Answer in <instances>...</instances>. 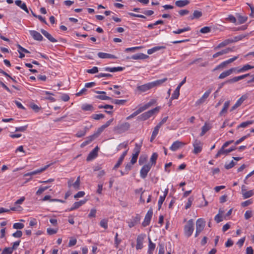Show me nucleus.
<instances>
[{
	"mask_svg": "<svg viewBox=\"0 0 254 254\" xmlns=\"http://www.w3.org/2000/svg\"><path fill=\"white\" fill-rule=\"evenodd\" d=\"M194 230V223L192 219L189 220L184 226V234L187 237H190Z\"/></svg>",
	"mask_w": 254,
	"mask_h": 254,
	"instance_id": "obj_1",
	"label": "nucleus"
},
{
	"mask_svg": "<svg viewBox=\"0 0 254 254\" xmlns=\"http://www.w3.org/2000/svg\"><path fill=\"white\" fill-rule=\"evenodd\" d=\"M128 146V141H125L122 143H120L117 147V150L119 151L122 148H126Z\"/></svg>",
	"mask_w": 254,
	"mask_h": 254,
	"instance_id": "obj_47",
	"label": "nucleus"
},
{
	"mask_svg": "<svg viewBox=\"0 0 254 254\" xmlns=\"http://www.w3.org/2000/svg\"><path fill=\"white\" fill-rule=\"evenodd\" d=\"M235 165V162H234L233 160L231 161L229 163H226L225 165V168L226 169H230L233 167Z\"/></svg>",
	"mask_w": 254,
	"mask_h": 254,
	"instance_id": "obj_60",
	"label": "nucleus"
},
{
	"mask_svg": "<svg viewBox=\"0 0 254 254\" xmlns=\"http://www.w3.org/2000/svg\"><path fill=\"white\" fill-rule=\"evenodd\" d=\"M236 69H237V67H233L222 72L218 77L219 79H223L229 76L233 73V72L236 71Z\"/></svg>",
	"mask_w": 254,
	"mask_h": 254,
	"instance_id": "obj_13",
	"label": "nucleus"
},
{
	"mask_svg": "<svg viewBox=\"0 0 254 254\" xmlns=\"http://www.w3.org/2000/svg\"><path fill=\"white\" fill-rule=\"evenodd\" d=\"M246 36L245 35H239L234 37L233 38L230 39V40L232 41V43L238 42L242 40L244 38H245Z\"/></svg>",
	"mask_w": 254,
	"mask_h": 254,
	"instance_id": "obj_44",
	"label": "nucleus"
},
{
	"mask_svg": "<svg viewBox=\"0 0 254 254\" xmlns=\"http://www.w3.org/2000/svg\"><path fill=\"white\" fill-rule=\"evenodd\" d=\"M248 98V96L246 94L243 95L241 96L240 98H239L236 103V104L239 107L241 105V104L243 103V102L246 100Z\"/></svg>",
	"mask_w": 254,
	"mask_h": 254,
	"instance_id": "obj_43",
	"label": "nucleus"
},
{
	"mask_svg": "<svg viewBox=\"0 0 254 254\" xmlns=\"http://www.w3.org/2000/svg\"><path fill=\"white\" fill-rule=\"evenodd\" d=\"M41 32L42 34L44 35L50 42L53 43H55L57 42V40L54 38L49 33H48L47 31L41 29Z\"/></svg>",
	"mask_w": 254,
	"mask_h": 254,
	"instance_id": "obj_22",
	"label": "nucleus"
},
{
	"mask_svg": "<svg viewBox=\"0 0 254 254\" xmlns=\"http://www.w3.org/2000/svg\"><path fill=\"white\" fill-rule=\"evenodd\" d=\"M151 88H152L150 82L137 87V89L141 92H146Z\"/></svg>",
	"mask_w": 254,
	"mask_h": 254,
	"instance_id": "obj_18",
	"label": "nucleus"
},
{
	"mask_svg": "<svg viewBox=\"0 0 254 254\" xmlns=\"http://www.w3.org/2000/svg\"><path fill=\"white\" fill-rule=\"evenodd\" d=\"M148 58V56L143 53H138L132 55L131 59L132 60H144Z\"/></svg>",
	"mask_w": 254,
	"mask_h": 254,
	"instance_id": "obj_24",
	"label": "nucleus"
},
{
	"mask_svg": "<svg viewBox=\"0 0 254 254\" xmlns=\"http://www.w3.org/2000/svg\"><path fill=\"white\" fill-rule=\"evenodd\" d=\"M165 196L161 195L159 197V199L158 202L159 210L161 208L162 204L163 202H164V201L165 200Z\"/></svg>",
	"mask_w": 254,
	"mask_h": 254,
	"instance_id": "obj_56",
	"label": "nucleus"
},
{
	"mask_svg": "<svg viewBox=\"0 0 254 254\" xmlns=\"http://www.w3.org/2000/svg\"><path fill=\"white\" fill-rule=\"evenodd\" d=\"M81 109L82 110L85 111H92L94 110V108H93V106L91 104H83L81 106Z\"/></svg>",
	"mask_w": 254,
	"mask_h": 254,
	"instance_id": "obj_36",
	"label": "nucleus"
},
{
	"mask_svg": "<svg viewBox=\"0 0 254 254\" xmlns=\"http://www.w3.org/2000/svg\"><path fill=\"white\" fill-rule=\"evenodd\" d=\"M226 147H221V149L218 151L217 154L215 156V158H217L220 157L221 155H227L230 152L235 150L236 149L235 146H232L229 149H225Z\"/></svg>",
	"mask_w": 254,
	"mask_h": 254,
	"instance_id": "obj_5",
	"label": "nucleus"
},
{
	"mask_svg": "<svg viewBox=\"0 0 254 254\" xmlns=\"http://www.w3.org/2000/svg\"><path fill=\"white\" fill-rule=\"evenodd\" d=\"M96 98L103 100H112V98H110L109 96H107L106 95V94H102L101 95H98L96 96Z\"/></svg>",
	"mask_w": 254,
	"mask_h": 254,
	"instance_id": "obj_55",
	"label": "nucleus"
},
{
	"mask_svg": "<svg viewBox=\"0 0 254 254\" xmlns=\"http://www.w3.org/2000/svg\"><path fill=\"white\" fill-rule=\"evenodd\" d=\"M186 81V77L184 78V79L179 83L178 86L177 87L175 91H174V93H173L171 99L172 100L174 99H177L178 98L179 95H180V89L181 87L185 83Z\"/></svg>",
	"mask_w": 254,
	"mask_h": 254,
	"instance_id": "obj_7",
	"label": "nucleus"
},
{
	"mask_svg": "<svg viewBox=\"0 0 254 254\" xmlns=\"http://www.w3.org/2000/svg\"><path fill=\"white\" fill-rule=\"evenodd\" d=\"M105 117V115L102 114H93L91 118L94 120H98L101 119H103Z\"/></svg>",
	"mask_w": 254,
	"mask_h": 254,
	"instance_id": "obj_49",
	"label": "nucleus"
},
{
	"mask_svg": "<svg viewBox=\"0 0 254 254\" xmlns=\"http://www.w3.org/2000/svg\"><path fill=\"white\" fill-rule=\"evenodd\" d=\"M242 79H243L242 76V75H240V76L234 77L232 79L228 80L227 81H226V83H235V82H237L240 80H242Z\"/></svg>",
	"mask_w": 254,
	"mask_h": 254,
	"instance_id": "obj_41",
	"label": "nucleus"
},
{
	"mask_svg": "<svg viewBox=\"0 0 254 254\" xmlns=\"http://www.w3.org/2000/svg\"><path fill=\"white\" fill-rule=\"evenodd\" d=\"M160 109L159 107H157L152 110H150L147 112H146L148 117L149 118L151 117L152 116H153L155 113H157Z\"/></svg>",
	"mask_w": 254,
	"mask_h": 254,
	"instance_id": "obj_35",
	"label": "nucleus"
},
{
	"mask_svg": "<svg viewBox=\"0 0 254 254\" xmlns=\"http://www.w3.org/2000/svg\"><path fill=\"white\" fill-rule=\"evenodd\" d=\"M254 194V192L253 190H250L249 191H246L242 194L243 197L244 199H246L249 198Z\"/></svg>",
	"mask_w": 254,
	"mask_h": 254,
	"instance_id": "obj_40",
	"label": "nucleus"
},
{
	"mask_svg": "<svg viewBox=\"0 0 254 254\" xmlns=\"http://www.w3.org/2000/svg\"><path fill=\"white\" fill-rule=\"evenodd\" d=\"M74 179L71 178L67 182V185L69 188L72 187L75 190H77L80 189V176H78L76 181L73 183Z\"/></svg>",
	"mask_w": 254,
	"mask_h": 254,
	"instance_id": "obj_3",
	"label": "nucleus"
},
{
	"mask_svg": "<svg viewBox=\"0 0 254 254\" xmlns=\"http://www.w3.org/2000/svg\"><path fill=\"white\" fill-rule=\"evenodd\" d=\"M253 123H254V121H248L246 122H243L238 126V128H240V127H242V128L247 127L249 126L252 125Z\"/></svg>",
	"mask_w": 254,
	"mask_h": 254,
	"instance_id": "obj_38",
	"label": "nucleus"
},
{
	"mask_svg": "<svg viewBox=\"0 0 254 254\" xmlns=\"http://www.w3.org/2000/svg\"><path fill=\"white\" fill-rule=\"evenodd\" d=\"M145 237V234H141L137 236L136 239V249L140 250L143 248V242Z\"/></svg>",
	"mask_w": 254,
	"mask_h": 254,
	"instance_id": "obj_9",
	"label": "nucleus"
},
{
	"mask_svg": "<svg viewBox=\"0 0 254 254\" xmlns=\"http://www.w3.org/2000/svg\"><path fill=\"white\" fill-rule=\"evenodd\" d=\"M223 212V211H222L221 210V209H219V213L215 216L214 220L217 223H219L223 221L222 214Z\"/></svg>",
	"mask_w": 254,
	"mask_h": 254,
	"instance_id": "obj_37",
	"label": "nucleus"
},
{
	"mask_svg": "<svg viewBox=\"0 0 254 254\" xmlns=\"http://www.w3.org/2000/svg\"><path fill=\"white\" fill-rule=\"evenodd\" d=\"M105 128H106L102 125L98 128L97 131H95L93 135L96 137V138H97Z\"/></svg>",
	"mask_w": 254,
	"mask_h": 254,
	"instance_id": "obj_42",
	"label": "nucleus"
},
{
	"mask_svg": "<svg viewBox=\"0 0 254 254\" xmlns=\"http://www.w3.org/2000/svg\"><path fill=\"white\" fill-rule=\"evenodd\" d=\"M254 68V66H252L249 64H247L244 65L241 68L237 67V69H236V72L237 73H241V72H243L248 71V70L253 69Z\"/></svg>",
	"mask_w": 254,
	"mask_h": 254,
	"instance_id": "obj_21",
	"label": "nucleus"
},
{
	"mask_svg": "<svg viewBox=\"0 0 254 254\" xmlns=\"http://www.w3.org/2000/svg\"><path fill=\"white\" fill-rule=\"evenodd\" d=\"M210 129V127L209 126V125L207 124L206 123H205V125L201 128V132L200 134V135L201 136H202Z\"/></svg>",
	"mask_w": 254,
	"mask_h": 254,
	"instance_id": "obj_34",
	"label": "nucleus"
},
{
	"mask_svg": "<svg viewBox=\"0 0 254 254\" xmlns=\"http://www.w3.org/2000/svg\"><path fill=\"white\" fill-rule=\"evenodd\" d=\"M140 147L141 145H139L138 144L136 143L135 145V147L133 149V154H136L138 156L140 151Z\"/></svg>",
	"mask_w": 254,
	"mask_h": 254,
	"instance_id": "obj_50",
	"label": "nucleus"
},
{
	"mask_svg": "<svg viewBox=\"0 0 254 254\" xmlns=\"http://www.w3.org/2000/svg\"><path fill=\"white\" fill-rule=\"evenodd\" d=\"M247 20V17H244L242 16H239L238 17V21L239 24H243L245 23Z\"/></svg>",
	"mask_w": 254,
	"mask_h": 254,
	"instance_id": "obj_64",
	"label": "nucleus"
},
{
	"mask_svg": "<svg viewBox=\"0 0 254 254\" xmlns=\"http://www.w3.org/2000/svg\"><path fill=\"white\" fill-rule=\"evenodd\" d=\"M149 119L146 112L142 114L141 115L138 117V119L140 121H145Z\"/></svg>",
	"mask_w": 254,
	"mask_h": 254,
	"instance_id": "obj_57",
	"label": "nucleus"
},
{
	"mask_svg": "<svg viewBox=\"0 0 254 254\" xmlns=\"http://www.w3.org/2000/svg\"><path fill=\"white\" fill-rule=\"evenodd\" d=\"M190 30V27H187L182 29H179L177 30H174L173 31V33L175 34H180L183 32L189 31Z\"/></svg>",
	"mask_w": 254,
	"mask_h": 254,
	"instance_id": "obj_39",
	"label": "nucleus"
},
{
	"mask_svg": "<svg viewBox=\"0 0 254 254\" xmlns=\"http://www.w3.org/2000/svg\"><path fill=\"white\" fill-rule=\"evenodd\" d=\"M202 61H203V59H202V58H201L195 59L194 60H193L192 61H191L189 64V65H190L194 64H197L199 63L202 62Z\"/></svg>",
	"mask_w": 254,
	"mask_h": 254,
	"instance_id": "obj_61",
	"label": "nucleus"
},
{
	"mask_svg": "<svg viewBox=\"0 0 254 254\" xmlns=\"http://www.w3.org/2000/svg\"><path fill=\"white\" fill-rule=\"evenodd\" d=\"M211 92V89H209L207 91H206L202 95V96L198 99L196 102H195V105L196 106L199 105L202 103H203L205 100L207 99V98L209 97V95L210 94Z\"/></svg>",
	"mask_w": 254,
	"mask_h": 254,
	"instance_id": "obj_10",
	"label": "nucleus"
},
{
	"mask_svg": "<svg viewBox=\"0 0 254 254\" xmlns=\"http://www.w3.org/2000/svg\"><path fill=\"white\" fill-rule=\"evenodd\" d=\"M202 15L201 11L198 10H194L193 14L192 15H190L189 17V19L193 20L194 19H198Z\"/></svg>",
	"mask_w": 254,
	"mask_h": 254,
	"instance_id": "obj_30",
	"label": "nucleus"
},
{
	"mask_svg": "<svg viewBox=\"0 0 254 254\" xmlns=\"http://www.w3.org/2000/svg\"><path fill=\"white\" fill-rule=\"evenodd\" d=\"M151 167V165L149 163L142 166L140 171V176L141 178L145 179L147 177V174L150 170Z\"/></svg>",
	"mask_w": 254,
	"mask_h": 254,
	"instance_id": "obj_6",
	"label": "nucleus"
},
{
	"mask_svg": "<svg viewBox=\"0 0 254 254\" xmlns=\"http://www.w3.org/2000/svg\"><path fill=\"white\" fill-rule=\"evenodd\" d=\"M111 100L112 103L117 105H124L126 102V100H113L112 99Z\"/></svg>",
	"mask_w": 254,
	"mask_h": 254,
	"instance_id": "obj_52",
	"label": "nucleus"
},
{
	"mask_svg": "<svg viewBox=\"0 0 254 254\" xmlns=\"http://www.w3.org/2000/svg\"><path fill=\"white\" fill-rule=\"evenodd\" d=\"M185 145V143L177 140V141H176L174 142H173L172 145L170 147V150H171L173 151H175L177 150L178 149H179V148H182Z\"/></svg>",
	"mask_w": 254,
	"mask_h": 254,
	"instance_id": "obj_11",
	"label": "nucleus"
},
{
	"mask_svg": "<svg viewBox=\"0 0 254 254\" xmlns=\"http://www.w3.org/2000/svg\"><path fill=\"white\" fill-rule=\"evenodd\" d=\"M130 124L127 122L123 123L114 128V130L118 133H122L129 129Z\"/></svg>",
	"mask_w": 254,
	"mask_h": 254,
	"instance_id": "obj_2",
	"label": "nucleus"
},
{
	"mask_svg": "<svg viewBox=\"0 0 254 254\" xmlns=\"http://www.w3.org/2000/svg\"><path fill=\"white\" fill-rule=\"evenodd\" d=\"M230 106V101H227L225 102L223 108L219 113L220 116H222L224 114L226 113L227 112V110Z\"/></svg>",
	"mask_w": 254,
	"mask_h": 254,
	"instance_id": "obj_32",
	"label": "nucleus"
},
{
	"mask_svg": "<svg viewBox=\"0 0 254 254\" xmlns=\"http://www.w3.org/2000/svg\"><path fill=\"white\" fill-rule=\"evenodd\" d=\"M193 200L194 198L193 196H190L188 198V201L185 206V208L186 209L189 208L191 206Z\"/></svg>",
	"mask_w": 254,
	"mask_h": 254,
	"instance_id": "obj_48",
	"label": "nucleus"
},
{
	"mask_svg": "<svg viewBox=\"0 0 254 254\" xmlns=\"http://www.w3.org/2000/svg\"><path fill=\"white\" fill-rule=\"evenodd\" d=\"M98 72V68L97 66H94L91 69L87 70V72L88 73L94 74Z\"/></svg>",
	"mask_w": 254,
	"mask_h": 254,
	"instance_id": "obj_59",
	"label": "nucleus"
},
{
	"mask_svg": "<svg viewBox=\"0 0 254 254\" xmlns=\"http://www.w3.org/2000/svg\"><path fill=\"white\" fill-rule=\"evenodd\" d=\"M205 226V221L202 218H199L196 222V229L202 231Z\"/></svg>",
	"mask_w": 254,
	"mask_h": 254,
	"instance_id": "obj_12",
	"label": "nucleus"
},
{
	"mask_svg": "<svg viewBox=\"0 0 254 254\" xmlns=\"http://www.w3.org/2000/svg\"><path fill=\"white\" fill-rule=\"evenodd\" d=\"M230 43H232V41L230 40V39H226L224 41L219 43L218 46H217L216 47H215L214 49L215 50H217L221 48L224 47Z\"/></svg>",
	"mask_w": 254,
	"mask_h": 254,
	"instance_id": "obj_31",
	"label": "nucleus"
},
{
	"mask_svg": "<svg viewBox=\"0 0 254 254\" xmlns=\"http://www.w3.org/2000/svg\"><path fill=\"white\" fill-rule=\"evenodd\" d=\"M148 242L149 244L147 253L148 254H153V251L156 247V245L151 241L149 237L148 238Z\"/></svg>",
	"mask_w": 254,
	"mask_h": 254,
	"instance_id": "obj_27",
	"label": "nucleus"
},
{
	"mask_svg": "<svg viewBox=\"0 0 254 254\" xmlns=\"http://www.w3.org/2000/svg\"><path fill=\"white\" fill-rule=\"evenodd\" d=\"M24 225L21 223H15L13 225V228L16 229H21L23 228Z\"/></svg>",
	"mask_w": 254,
	"mask_h": 254,
	"instance_id": "obj_58",
	"label": "nucleus"
},
{
	"mask_svg": "<svg viewBox=\"0 0 254 254\" xmlns=\"http://www.w3.org/2000/svg\"><path fill=\"white\" fill-rule=\"evenodd\" d=\"M124 69V67L118 66V67H106L104 68V70L107 71H109L111 72H117L122 71Z\"/></svg>",
	"mask_w": 254,
	"mask_h": 254,
	"instance_id": "obj_28",
	"label": "nucleus"
},
{
	"mask_svg": "<svg viewBox=\"0 0 254 254\" xmlns=\"http://www.w3.org/2000/svg\"><path fill=\"white\" fill-rule=\"evenodd\" d=\"M87 201V199L81 200L79 201L75 202L71 207L69 208L68 211H71L79 208L81 206L85 204Z\"/></svg>",
	"mask_w": 254,
	"mask_h": 254,
	"instance_id": "obj_17",
	"label": "nucleus"
},
{
	"mask_svg": "<svg viewBox=\"0 0 254 254\" xmlns=\"http://www.w3.org/2000/svg\"><path fill=\"white\" fill-rule=\"evenodd\" d=\"M95 139L96 137L93 134L87 137L86 140L81 143L80 145L81 147H84Z\"/></svg>",
	"mask_w": 254,
	"mask_h": 254,
	"instance_id": "obj_26",
	"label": "nucleus"
},
{
	"mask_svg": "<svg viewBox=\"0 0 254 254\" xmlns=\"http://www.w3.org/2000/svg\"><path fill=\"white\" fill-rule=\"evenodd\" d=\"M87 129L88 128L85 127L84 130L78 131L75 135L77 137H81L84 136L87 132Z\"/></svg>",
	"mask_w": 254,
	"mask_h": 254,
	"instance_id": "obj_45",
	"label": "nucleus"
},
{
	"mask_svg": "<svg viewBox=\"0 0 254 254\" xmlns=\"http://www.w3.org/2000/svg\"><path fill=\"white\" fill-rule=\"evenodd\" d=\"M124 159V158H123L121 157H120L117 163L115 164V165L113 167V169L116 170L117 168H118L120 167V166L122 164Z\"/></svg>",
	"mask_w": 254,
	"mask_h": 254,
	"instance_id": "obj_54",
	"label": "nucleus"
},
{
	"mask_svg": "<svg viewBox=\"0 0 254 254\" xmlns=\"http://www.w3.org/2000/svg\"><path fill=\"white\" fill-rule=\"evenodd\" d=\"M15 4L24 10L27 13H29V10L25 3L23 2L21 0H16L15 1Z\"/></svg>",
	"mask_w": 254,
	"mask_h": 254,
	"instance_id": "obj_23",
	"label": "nucleus"
},
{
	"mask_svg": "<svg viewBox=\"0 0 254 254\" xmlns=\"http://www.w3.org/2000/svg\"><path fill=\"white\" fill-rule=\"evenodd\" d=\"M13 250L10 247L5 248L2 252L1 254H12Z\"/></svg>",
	"mask_w": 254,
	"mask_h": 254,
	"instance_id": "obj_53",
	"label": "nucleus"
},
{
	"mask_svg": "<svg viewBox=\"0 0 254 254\" xmlns=\"http://www.w3.org/2000/svg\"><path fill=\"white\" fill-rule=\"evenodd\" d=\"M167 80V78H164L162 79L157 80L153 82H151L150 83L151 84L152 88H153L156 86H159L161 85L162 83L165 82Z\"/></svg>",
	"mask_w": 254,
	"mask_h": 254,
	"instance_id": "obj_29",
	"label": "nucleus"
},
{
	"mask_svg": "<svg viewBox=\"0 0 254 254\" xmlns=\"http://www.w3.org/2000/svg\"><path fill=\"white\" fill-rule=\"evenodd\" d=\"M50 165H51V164H49V165H47L44 166V167H43L42 168L37 169L35 171H32V172H31L29 173H27L24 175V176H31L38 174H40V173H42V172L45 171Z\"/></svg>",
	"mask_w": 254,
	"mask_h": 254,
	"instance_id": "obj_14",
	"label": "nucleus"
},
{
	"mask_svg": "<svg viewBox=\"0 0 254 254\" xmlns=\"http://www.w3.org/2000/svg\"><path fill=\"white\" fill-rule=\"evenodd\" d=\"M210 30H211V29L209 27L206 26V27H204L200 29V32L202 33H207L209 32L210 31Z\"/></svg>",
	"mask_w": 254,
	"mask_h": 254,
	"instance_id": "obj_63",
	"label": "nucleus"
},
{
	"mask_svg": "<svg viewBox=\"0 0 254 254\" xmlns=\"http://www.w3.org/2000/svg\"><path fill=\"white\" fill-rule=\"evenodd\" d=\"M158 157V154L157 153H153L150 158V161L151 162V166L152 165H155L156 162V160Z\"/></svg>",
	"mask_w": 254,
	"mask_h": 254,
	"instance_id": "obj_46",
	"label": "nucleus"
},
{
	"mask_svg": "<svg viewBox=\"0 0 254 254\" xmlns=\"http://www.w3.org/2000/svg\"><path fill=\"white\" fill-rule=\"evenodd\" d=\"M203 143L199 140L195 139L193 142V153L197 154L200 153L202 149Z\"/></svg>",
	"mask_w": 254,
	"mask_h": 254,
	"instance_id": "obj_4",
	"label": "nucleus"
},
{
	"mask_svg": "<svg viewBox=\"0 0 254 254\" xmlns=\"http://www.w3.org/2000/svg\"><path fill=\"white\" fill-rule=\"evenodd\" d=\"M189 3V1L188 0H179L175 2L176 5L179 7H184L188 5Z\"/></svg>",
	"mask_w": 254,
	"mask_h": 254,
	"instance_id": "obj_33",
	"label": "nucleus"
},
{
	"mask_svg": "<svg viewBox=\"0 0 254 254\" xmlns=\"http://www.w3.org/2000/svg\"><path fill=\"white\" fill-rule=\"evenodd\" d=\"M30 34L33 37V38L37 41H41L43 37L42 35L38 32L35 30H30Z\"/></svg>",
	"mask_w": 254,
	"mask_h": 254,
	"instance_id": "obj_16",
	"label": "nucleus"
},
{
	"mask_svg": "<svg viewBox=\"0 0 254 254\" xmlns=\"http://www.w3.org/2000/svg\"><path fill=\"white\" fill-rule=\"evenodd\" d=\"M233 51V50L232 48H227L225 49L222 50V51L217 52L214 55H213L212 57L213 58H216L217 57L223 55L224 54H226L229 53L230 52Z\"/></svg>",
	"mask_w": 254,
	"mask_h": 254,
	"instance_id": "obj_20",
	"label": "nucleus"
},
{
	"mask_svg": "<svg viewBox=\"0 0 254 254\" xmlns=\"http://www.w3.org/2000/svg\"><path fill=\"white\" fill-rule=\"evenodd\" d=\"M99 150V147L96 146L92 151L90 152L87 158V160L89 161L95 158L98 155V151Z\"/></svg>",
	"mask_w": 254,
	"mask_h": 254,
	"instance_id": "obj_19",
	"label": "nucleus"
},
{
	"mask_svg": "<svg viewBox=\"0 0 254 254\" xmlns=\"http://www.w3.org/2000/svg\"><path fill=\"white\" fill-rule=\"evenodd\" d=\"M85 194V192L83 191H78L76 194H75L74 195V198H76V199L79 198V197H82L84 196Z\"/></svg>",
	"mask_w": 254,
	"mask_h": 254,
	"instance_id": "obj_62",
	"label": "nucleus"
},
{
	"mask_svg": "<svg viewBox=\"0 0 254 254\" xmlns=\"http://www.w3.org/2000/svg\"><path fill=\"white\" fill-rule=\"evenodd\" d=\"M100 225L101 227L106 229L108 228V220L106 219H102L100 222Z\"/></svg>",
	"mask_w": 254,
	"mask_h": 254,
	"instance_id": "obj_51",
	"label": "nucleus"
},
{
	"mask_svg": "<svg viewBox=\"0 0 254 254\" xmlns=\"http://www.w3.org/2000/svg\"><path fill=\"white\" fill-rule=\"evenodd\" d=\"M98 56L101 59H117V57L113 55L103 52L98 53Z\"/></svg>",
	"mask_w": 254,
	"mask_h": 254,
	"instance_id": "obj_25",
	"label": "nucleus"
},
{
	"mask_svg": "<svg viewBox=\"0 0 254 254\" xmlns=\"http://www.w3.org/2000/svg\"><path fill=\"white\" fill-rule=\"evenodd\" d=\"M153 215V211L152 209H149L145 215L143 222L142 225L143 227H146L149 225L151 219Z\"/></svg>",
	"mask_w": 254,
	"mask_h": 254,
	"instance_id": "obj_8",
	"label": "nucleus"
},
{
	"mask_svg": "<svg viewBox=\"0 0 254 254\" xmlns=\"http://www.w3.org/2000/svg\"><path fill=\"white\" fill-rule=\"evenodd\" d=\"M140 220V216L138 214L133 217L130 221L128 222V226L129 228L134 227L135 225L139 223Z\"/></svg>",
	"mask_w": 254,
	"mask_h": 254,
	"instance_id": "obj_15",
	"label": "nucleus"
}]
</instances>
